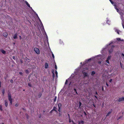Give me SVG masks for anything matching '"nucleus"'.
I'll return each instance as SVG.
<instances>
[{
  "label": "nucleus",
  "mask_w": 124,
  "mask_h": 124,
  "mask_svg": "<svg viewBox=\"0 0 124 124\" xmlns=\"http://www.w3.org/2000/svg\"><path fill=\"white\" fill-rule=\"evenodd\" d=\"M69 80V79H68L67 80H66V82H65V84H67V82H68V81Z\"/></svg>",
  "instance_id": "nucleus-22"
},
{
  "label": "nucleus",
  "mask_w": 124,
  "mask_h": 124,
  "mask_svg": "<svg viewBox=\"0 0 124 124\" xmlns=\"http://www.w3.org/2000/svg\"><path fill=\"white\" fill-rule=\"evenodd\" d=\"M60 108H59V111H60Z\"/></svg>",
  "instance_id": "nucleus-44"
},
{
  "label": "nucleus",
  "mask_w": 124,
  "mask_h": 124,
  "mask_svg": "<svg viewBox=\"0 0 124 124\" xmlns=\"http://www.w3.org/2000/svg\"><path fill=\"white\" fill-rule=\"evenodd\" d=\"M111 57L110 56H109L108 58H107V60L106 61V62L108 63V64H106V65L108 66V64L109 63V62L108 61V60H109L110 59Z\"/></svg>",
  "instance_id": "nucleus-4"
},
{
  "label": "nucleus",
  "mask_w": 124,
  "mask_h": 124,
  "mask_svg": "<svg viewBox=\"0 0 124 124\" xmlns=\"http://www.w3.org/2000/svg\"><path fill=\"white\" fill-rule=\"evenodd\" d=\"M51 53H52V57H53V58L54 59V55L53 54L52 52Z\"/></svg>",
  "instance_id": "nucleus-19"
},
{
  "label": "nucleus",
  "mask_w": 124,
  "mask_h": 124,
  "mask_svg": "<svg viewBox=\"0 0 124 124\" xmlns=\"http://www.w3.org/2000/svg\"><path fill=\"white\" fill-rule=\"evenodd\" d=\"M0 51L3 54H5L6 53V52L3 50H1Z\"/></svg>",
  "instance_id": "nucleus-13"
},
{
  "label": "nucleus",
  "mask_w": 124,
  "mask_h": 124,
  "mask_svg": "<svg viewBox=\"0 0 124 124\" xmlns=\"http://www.w3.org/2000/svg\"><path fill=\"white\" fill-rule=\"evenodd\" d=\"M122 117V116H120L119 117H118V118H117V120H118L119 119H120Z\"/></svg>",
  "instance_id": "nucleus-18"
},
{
  "label": "nucleus",
  "mask_w": 124,
  "mask_h": 124,
  "mask_svg": "<svg viewBox=\"0 0 124 124\" xmlns=\"http://www.w3.org/2000/svg\"><path fill=\"white\" fill-rule=\"evenodd\" d=\"M122 56H123L124 57H122L123 58H124V54H122Z\"/></svg>",
  "instance_id": "nucleus-28"
},
{
  "label": "nucleus",
  "mask_w": 124,
  "mask_h": 124,
  "mask_svg": "<svg viewBox=\"0 0 124 124\" xmlns=\"http://www.w3.org/2000/svg\"><path fill=\"white\" fill-rule=\"evenodd\" d=\"M5 105L7 107L8 105V102L6 101H5Z\"/></svg>",
  "instance_id": "nucleus-10"
},
{
  "label": "nucleus",
  "mask_w": 124,
  "mask_h": 124,
  "mask_svg": "<svg viewBox=\"0 0 124 124\" xmlns=\"http://www.w3.org/2000/svg\"><path fill=\"white\" fill-rule=\"evenodd\" d=\"M102 90H103V88H102Z\"/></svg>",
  "instance_id": "nucleus-49"
},
{
  "label": "nucleus",
  "mask_w": 124,
  "mask_h": 124,
  "mask_svg": "<svg viewBox=\"0 0 124 124\" xmlns=\"http://www.w3.org/2000/svg\"><path fill=\"white\" fill-rule=\"evenodd\" d=\"M17 35L16 34H15V35H14V39H16L17 38Z\"/></svg>",
  "instance_id": "nucleus-14"
},
{
  "label": "nucleus",
  "mask_w": 124,
  "mask_h": 124,
  "mask_svg": "<svg viewBox=\"0 0 124 124\" xmlns=\"http://www.w3.org/2000/svg\"><path fill=\"white\" fill-rule=\"evenodd\" d=\"M55 68L56 69H57V68L56 65H55Z\"/></svg>",
  "instance_id": "nucleus-27"
},
{
  "label": "nucleus",
  "mask_w": 124,
  "mask_h": 124,
  "mask_svg": "<svg viewBox=\"0 0 124 124\" xmlns=\"http://www.w3.org/2000/svg\"><path fill=\"white\" fill-rule=\"evenodd\" d=\"M95 97H96V98H97L96 97V96H95Z\"/></svg>",
  "instance_id": "nucleus-50"
},
{
  "label": "nucleus",
  "mask_w": 124,
  "mask_h": 124,
  "mask_svg": "<svg viewBox=\"0 0 124 124\" xmlns=\"http://www.w3.org/2000/svg\"><path fill=\"white\" fill-rule=\"evenodd\" d=\"M19 74L21 75H22V73L21 72H20Z\"/></svg>",
  "instance_id": "nucleus-31"
},
{
  "label": "nucleus",
  "mask_w": 124,
  "mask_h": 124,
  "mask_svg": "<svg viewBox=\"0 0 124 124\" xmlns=\"http://www.w3.org/2000/svg\"><path fill=\"white\" fill-rule=\"evenodd\" d=\"M115 31H116V32L117 33V34H119V32H121V31H119L118 30H116Z\"/></svg>",
  "instance_id": "nucleus-11"
},
{
  "label": "nucleus",
  "mask_w": 124,
  "mask_h": 124,
  "mask_svg": "<svg viewBox=\"0 0 124 124\" xmlns=\"http://www.w3.org/2000/svg\"><path fill=\"white\" fill-rule=\"evenodd\" d=\"M25 3L28 7H30V5L27 1H25Z\"/></svg>",
  "instance_id": "nucleus-15"
},
{
  "label": "nucleus",
  "mask_w": 124,
  "mask_h": 124,
  "mask_svg": "<svg viewBox=\"0 0 124 124\" xmlns=\"http://www.w3.org/2000/svg\"><path fill=\"white\" fill-rule=\"evenodd\" d=\"M28 85L29 86H31V85L30 84H28Z\"/></svg>",
  "instance_id": "nucleus-36"
},
{
  "label": "nucleus",
  "mask_w": 124,
  "mask_h": 124,
  "mask_svg": "<svg viewBox=\"0 0 124 124\" xmlns=\"http://www.w3.org/2000/svg\"><path fill=\"white\" fill-rule=\"evenodd\" d=\"M112 81V79H110L109 80V82H111Z\"/></svg>",
  "instance_id": "nucleus-24"
},
{
  "label": "nucleus",
  "mask_w": 124,
  "mask_h": 124,
  "mask_svg": "<svg viewBox=\"0 0 124 124\" xmlns=\"http://www.w3.org/2000/svg\"><path fill=\"white\" fill-rule=\"evenodd\" d=\"M56 99V97H55V99L54 100V101H55Z\"/></svg>",
  "instance_id": "nucleus-37"
},
{
  "label": "nucleus",
  "mask_w": 124,
  "mask_h": 124,
  "mask_svg": "<svg viewBox=\"0 0 124 124\" xmlns=\"http://www.w3.org/2000/svg\"><path fill=\"white\" fill-rule=\"evenodd\" d=\"M69 122H71V120L70 119L69 120Z\"/></svg>",
  "instance_id": "nucleus-38"
},
{
  "label": "nucleus",
  "mask_w": 124,
  "mask_h": 124,
  "mask_svg": "<svg viewBox=\"0 0 124 124\" xmlns=\"http://www.w3.org/2000/svg\"><path fill=\"white\" fill-rule=\"evenodd\" d=\"M96 94H97V92H96Z\"/></svg>",
  "instance_id": "nucleus-43"
},
{
  "label": "nucleus",
  "mask_w": 124,
  "mask_h": 124,
  "mask_svg": "<svg viewBox=\"0 0 124 124\" xmlns=\"http://www.w3.org/2000/svg\"><path fill=\"white\" fill-rule=\"evenodd\" d=\"M18 103H16L15 104V106H16L17 107L18 106Z\"/></svg>",
  "instance_id": "nucleus-25"
},
{
  "label": "nucleus",
  "mask_w": 124,
  "mask_h": 124,
  "mask_svg": "<svg viewBox=\"0 0 124 124\" xmlns=\"http://www.w3.org/2000/svg\"><path fill=\"white\" fill-rule=\"evenodd\" d=\"M116 39L117 41H122L123 40L121 39L120 38H117Z\"/></svg>",
  "instance_id": "nucleus-9"
},
{
  "label": "nucleus",
  "mask_w": 124,
  "mask_h": 124,
  "mask_svg": "<svg viewBox=\"0 0 124 124\" xmlns=\"http://www.w3.org/2000/svg\"><path fill=\"white\" fill-rule=\"evenodd\" d=\"M48 66V64L47 63H45V68H47Z\"/></svg>",
  "instance_id": "nucleus-8"
},
{
  "label": "nucleus",
  "mask_w": 124,
  "mask_h": 124,
  "mask_svg": "<svg viewBox=\"0 0 124 124\" xmlns=\"http://www.w3.org/2000/svg\"><path fill=\"white\" fill-rule=\"evenodd\" d=\"M93 106H94L95 107V106H94V105H93Z\"/></svg>",
  "instance_id": "nucleus-46"
},
{
  "label": "nucleus",
  "mask_w": 124,
  "mask_h": 124,
  "mask_svg": "<svg viewBox=\"0 0 124 124\" xmlns=\"http://www.w3.org/2000/svg\"><path fill=\"white\" fill-rule=\"evenodd\" d=\"M52 72L53 73V77H54V76L55 73V74L56 75V76H57V71H56V70H55V71L54 72V70H53V71L52 70Z\"/></svg>",
  "instance_id": "nucleus-3"
},
{
  "label": "nucleus",
  "mask_w": 124,
  "mask_h": 124,
  "mask_svg": "<svg viewBox=\"0 0 124 124\" xmlns=\"http://www.w3.org/2000/svg\"><path fill=\"white\" fill-rule=\"evenodd\" d=\"M81 105V103L80 102V106Z\"/></svg>",
  "instance_id": "nucleus-41"
},
{
  "label": "nucleus",
  "mask_w": 124,
  "mask_h": 124,
  "mask_svg": "<svg viewBox=\"0 0 124 124\" xmlns=\"http://www.w3.org/2000/svg\"><path fill=\"white\" fill-rule=\"evenodd\" d=\"M95 74V72H94L93 71L92 72V75L94 74Z\"/></svg>",
  "instance_id": "nucleus-21"
},
{
  "label": "nucleus",
  "mask_w": 124,
  "mask_h": 124,
  "mask_svg": "<svg viewBox=\"0 0 124 124\" xmlns=\"http://www.w3.org/2000/svg\"><path fill=\"white\" fill-rule=\"evenodd\" d=\"M1 86V83L0 82V87Z\"/></svg>",
  "instance_id": "nucleus-39"
},
{
  "label": "nucleus",
  "mask_w": 124,
  "mask_h": 124,
  "mask_svg": "<svg viewBox=\"0 0 124 124\" xmlns=\"http://www.w3.org/2000/svg\"><path fill=\"white\" fill-rule=\"evenodd\" d=\"M21 62H22V61H21Z\"/></svg>",
  "instance_id": "nucleus-48"
},
{
  "label": "nucleus",
  "mask_w": 124,
  "mask_h": 124,
  "mask_svg": "<svg viewBox=\"0 0 124 124\" xmlns=\"http://www.w3.org/2000/svg\"><path fill=\"white\" fill-rule=\"evenodd\" d=\"M120 64H121V68H123V66H122V65H121V63H120Z\"/></svg>",
  "instance_id": "nucleus-30"
},
{
  "label": "nucleus",
  "mask_w": 124,
  "mask_h": 124,
  "mask_svg": "<svg viewBox=\"0 0 124 124\" xmlns=\"http://www.w3.org/2000/svg\"><path fill=\"white\" fill-rule=\"evenodd\" d=\"M108 22H109V21H108H108L107 22V23L109 24V23Z\"/></svg>",
  "instance_id": "nucleus-34"
},
{
  "label": "nucleus",
  "mask_w": 124,
  "mask_h": 124,
  "mask_svg": "<svg viewBox=\"0 0 124 124\" xmlns=\"http://www.w3.org/2000/svg\"><path fill=\"white\" fill-rule=\"evenodd\" d=\"M34 50L37 54H39L40 53V51L38 48H35L34 49Z\"/></svg>",
  "instance_id": "nucleus-2"
},
{
  "label": "nucleus",
  "mask_w": 124,
  "mask_h": 124,
  "mask_svg": "<svg viewBox=\"0 0 124 124\" xmlns=\"http://www.w3.org/2000/svg\"><path fill=\"white\" fill-rule=\"evenodd\" d=\"M83 123H84V122H83V121H81L80 122H79V124H83Z\"/></svg>",
  "instance_id": "nucleus-16"
},
{
  "label": "nucleus",
  "mask_w": 124,
  "mask_h": 124,
  "mask_svg": "<svg viewBox=\"0 0 124 124\" xmlns=\"http://www.w3.org/2000/svg\"><path fill=\"white\" fill-rule=\"evenodd\" d=\"M19 37H20V39H21V36H20Z\"/></svg>",
  "instance_id": "nucleus-35"
},
{
  "label": "nucleus",
  "mask_w": 124,
  "mask_h": 124,
  "mask_svg": "<svg viewBox=\"0 0 124 124\" xmlns=\"http://www.w3.org/2000/svg\"><path fill=\"white\" fill-rule=\"evenodd\" d=\"M74 91H75V92L77 94V91H76V89H74Z\"/></svg>",
  "instance_id": "nucleus-26"
},
{
  "label": "nucleus",
  "mask_w": 124,
  "mask_h": 124,
  "mask_svg": "<svg viewBox=\"0 0 124 124\" xmlns=\"http://www.w3.org/2000/svg\"><path fill=\"white\" fill-rule=\"evenodd\" d=\"M111 3L113 5H114V4L113 2L111 0H109Z\"/></svg>",
  "instance_id": "nucleus-17"
},
{
  "label": "nucleus",
  "mask_w": 124,
  "mask_h": 124,
  "mask_svg": "<svg viewBox=\"0 0 124 124\" xmlns=\"http://www.w3.org/2000/svg\"><path fill=\"white\" fill-rule=\"evenodd\" d=\"M3 35L5 37H7L8 36V34L7 33L5 32L3 33Z\"/></svg>",
  "instance_id": "nucleus-7"
},
{
  "label": "nucleus",
  "mask_w": 124,
  "mask_h": 124,
  "mask_svg": "<svg viewBox=\"0 0 124 124\" xmlns=\"http://www.w3.org/2000/svg\"><path fill=\"white\" fill-rule=\"evenodd\" d=\"M5 93V91L4 90H3L2 91V93L3 94H4Z\"/></svg>",
  "instance_id": "nucleus-20"
},
{
  "label": "nucleus",
  "mask_w": 124,
  "mask_h": 124,
  "mask_svg": "<svg viewBox=\"0 0 124 124\" xmlns=\"http://www.w3.org/2000/svg\"><path fill=\"white\" fill-rule=\"evenodd\" d=\"M8 99L10 101V104H11L12 103V100L10 94H8Z\"/></svg>",
  "instance_id": "nucleus-1"
},
{
  "label": "nucleus",
  "mask_w": 124,
  "mask_h": 124,
  "mask_svg": "<svg viewBox=\"0 0 124 124\" xmlns=\"http://www.w3.org/2000/svg\"><path fill=\"white\" fill-rule=\"evenodd\" d=\"M84 114H85V115H86V113H85L84 112Z\"/></svg>",
  "instance_id": "nucleus-42"
},
{
  "label": "nucleus",
  "mask_w": 124,
  "mask_h": 124,
  "mask_svg": "<svg viewBox=\"0 0 124 124\" xmlns=\"http://www.w3.org/2000/svg\"><path fill=\"white\" fill-rule=\"evenodd\" d=\"M10 82L11 83H12L13 82V80H10Z\"/></svg>",
  "instance_id": "nucleus-29"
},
{
  "label": "nucleus",
  "mask_w": 124,
  "mask_h": 124,
  "mask_svg": "<svg viewBox=\"0 0 124 124\" xmlns=\"http://www.w3.org/2000/svg\"><path fill=\"white\" fill-rule=\"evenodd\" d=\"M124 101V97L120 98L118 100L119 101Z\"/></svg>",
  "instance_id": "nucleus-5"
},
{
  "label": "nucleus",
  "mask_w": 124,
  "mask_h": 124,
  "mask_svg": "<svg viewBox=\"0 0 124 124\" xmlns=\"http://www.w3.org/2000/svg\"><path fill=\"white\" fill-rule=\"evenodd\" d=\"M109 52L110 53V51H109Z\"/></svg>",
  "instance_id": "nucleus-51"
},
{
  "label": "nucleus",
  "mask_w": 124,
  "mask_h": 124,
  "mask_svg": "<svg viewBox=\"0 0 124 124\" xmlns=\"http://www.w3.org/2000/svg\"><path fill=\"white\" fill-rule=\"evenodd\" d=\"M0 110H2V106H0Z\"/></svg>",
  "instance_id": "nucleus-23"
},
{
  "label": "nucleus",
  "mask_w": 124,
  "mask_h": 124,
  "mask_svg": "<svg viewBox=\"0 0 124 124\" xmlns=\"http://www.w3.org/2000/svg\"><path fill=\"white\" fill-rule=\"evenodd\" d=\"M82 73H83V74L85 76H87V73L83 71H82Z\"/></svg>",
  "instance_id": "nucleus-12"
},
{
  "label": "nucleus",
  "mask_w": 124,
  "mask_h": 124,
  "mask_svg": "<svg viewBox=\"0 0 124 124\" xmlns=\"http://www.w3.org/2000/svg\"><path fill=\"white\" fill-rule=\"evenodd\" d=\"M112 111V110H110V111L108 112V113L106 115V116H109V115H110V114L111 113Z\"/></svg>",
  "instance_id": "nucleus-6"
},
{
  "label": "nucleus",
  "mask_w": 124,
  "mask_h": 124,
  "mask_svg": "<svg viewBox=\"0 0 124 124\" xmlns=\"http://www.w3.org/2000/svg\"><path fill=\"white\" fill-rule=\"evenodd\" d=\"M1 124H4V123H2Z\"/></svg>",
  "instance_id": "nucleus-47"
},
{
  "label": "nucleus",
  "mask_w": 124,
  "mask_h": 124,
  "mask_svg": "<svg viewBox=\"0 0 124 124\" xmlns=\"http://www.w3.org/2000/svg\"><path fill=\"white\" fill-rule=\"evenodd\" d=\"M14 57H13V58H14Z\"/></svg>",
  "instance_id": "nucleus-45"
},
{
  "label": "nucleus",
  "mask_w": 124,
  "mask_h": 124,
  "mask_svg": "<svg viewBox=\"0 0 124 124\" xmlns=\"http://www.w3.org/2000/svg\"><path fill=\"white\" fill-rule=\"evenodd\" d=\"M106 85H107V86H108V85L107 83H106Z\"/></svg>",
  "instance_id": "nucleus-33"
},
{
  "label": "nucleus",
  "mask_w": 124,
  "mask_h": 124,
  "mask_svg": "<svg viewBox=\"0 0 124 124\" xmlns=\"http://www.w3.org/2000/svg\"><path fill=\"white\" fill-rule=\"evenodd\" d=\"M91 59H89V60H88V61H89Z\"/></svg>",
  "instance_id": "nucleus-40"
},
{
  "label": "nucleus",
  "mask_w": 124,
  "mask_h": 124,
  "mask_svg": "<svg viewBox=\"0 0 124 124\" xmlns=\"http://www.w3.org/2000/svg\"><path fill=\"white\" fill-rule=\"evenodd\" d=\"M61 106V104H58V106Z\"/></svg>",
  "instance_id": "nucleus-32"
}]
</instances>
